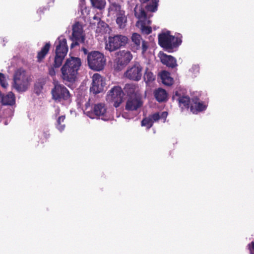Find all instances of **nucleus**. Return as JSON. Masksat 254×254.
Instances as JSON below:
<instances>
[{"label":"nucleus","instance_id":"2eb2a0df","mask_svg":"<svg viewBox=\"0 0 254 254\" xmlns=\"http://www.w3.org/2000/svg\"><path fill=\"white\" fill-rule=\"evenodd\" d=\"M132 56L130 52L127 50H121L116 53V61L118 64L126 66L132 60Z\"/></svg>","mask_w":254,"mask_h":254},{"label":"nucleus","instance_id":"2f4dec72","mask_svg":"<svg viewBox=\"0 0 254 254\" xmlns=\"http://www.w3.org/2000/svg\"><path fill=\"white\" fill-rule=\"evenodd\" d=\"M153 124V121H152L149 117L148 118L144 119L141 122L142 126L146 127L147 128H150Z\"/></svg>","mask_w":254,"mask_h":254},{"label":"nucleus","instance_id":"f704fd0d","mask_svg":"<svg viewBox=\"0 0 254 254\" xmlns=\"http://www.w3.org/2000/svg\"><path fill=\"white\" fill-rule=\"evenodd\" d=\"M141 43V48L142 50V54L144 55L148 49L147 43L145 41H142Z\"/></svg>","mask_w":254,"mask_h":254},{"label":"nucleus","instance_id":"7ed1b4c3","mask_svg":"<svg viewBox=\"0 0 254 254\" xmlns=\"http://www.w3.org/2000/svg\"><path fill=\"white\" fill-rule=\"evenodd\" d=\"M30 81L29 75L25 70L20 68L14 73L12 86L18 92H25L29 86Z\"/></svg>","mask_w":254,"mask_h":254},{"label":"nucleus","instance_id":"a878e982","mask_svg":"<svg viewBox=\"0 0 254 254\" xmlns=\"http://www.w3.org/2000/svg\"><path fill=\"white\" fill-rule=\"evenodd\" d=\"M168 115L167 112H163L160 114L159 113H154L149 116L151 120L154 122L158 121L159 120H163V122L164 123Z\"/></svg>","mask_w":254,"mask_h":254},{"label":"nucleus","instance_id":"dca6fc26","mask_svg":"<svg viewBox=\"0 0 254 254\" xmlns=\"http://www.w3.org/2000/svg\"><path fill=\"white\" fill-rule=\"evenodd\" d=\"M142 101L139 95L129 97L126 105V109L129 111L137 110L142 105Z\"/></svg>","mask_w":254,"mask_h":254},{"label":"nucleus","instance_id":"c756f323","mask_svg":"<svg viewBox=\"0 0 254 254\" xmlns=\"http://www.w3.org/2000/svg\"><path fill=\"white\" fill-rule=\"evenodd\" d=\"M131 40L137 47V48H140V43L143 40L139 34L136 33H133L131 36Z\"/></svg>","mask_w":254,"mask_h":254},{"label":"nucleus","instance_id":"4c0bfd02","mask_svg":"<svg viewBox=\"0 0 254 254\" xmlns=\"http://www.w3.org/2000/svg\"><path fill=\"white\" fill-rule=\"evenodd\" d=\"M60 113V109L59 108H57L56 110H55V114L56 115H59Z\"/></svg>","mask_w":254,"mask_h":254},{"label":"nucleus","instance_id":"0eeeda50","mask_svg":"<svg viewBox=\"0 0 254 254\" xmlns=\"http://www.w3.org/2000/svg\"><path fill=\"white\" fill-rule=\"evenodd\" d=\"M87 61L89 67L97 71L103 69L106 64L104 56L98 51L90 53L87 56Z\"/></svg>","mask_w":254,"mask_h":254},{"label":"nucleus","instance_id":"473e14b6","mask_svg":"<svg viewBox=\"0 0 254 254\" xmlns=\"http://www.w3.org/2000/svg\"><path fill=\"white\" fill-rule=\"evenodd\" d=\"M0 84L3 88H6L8 86L6 77L4 75L0 73Z\"/></svg>","mask_w":254,"mask_h":254},{"label":"nucleus","instance_id":"e433bc0d","mask_svg":"<svg viewBox=\"0 0 254 254\" xmlns=\"http://www.w3.org/2000/svg\"><path fill=\"white\" fill-rule=\"evenodd\" d=\"M41 88L42 87L40 85H39V86L38 87V85H35V91L37 94H38L40 92Z\"/></svg>","mask_w":254,"mask_h":254},{"label":"nucleus","instance_id":"bb28decb","mask_svg":"<svg viewBox=\"0 0 254 254\" xmlns=\"http://www.w3.org/2000/svg\"><path fill=\"white\" fill-rule=\"evenodd\" d=\"M12 115V113L9 109L4 111L2 115L0 112V117L3 119V120H1L0 122H2L5 125H7L8 122H10Z\"/></svg>","mask_w":254,"mask_h":254},{"label":"nucleus","instance_id":"4468645a","mask_svg":"<svg viewBox=\"0 0 254 254\" xmlns=\"http://www.w3.org/2000/svg\"><path fill=\"white\" fill-rule=\"evenodd\" d=\"M90 23L92 28L95 29V32L97 36L102 35L108 31V25L104 21H101L100 18L97 16L93 17V20Z\"/></svg>","mask_w":254,"mask_h":254},{"label":"nucleus","instance_id":"7c9ffc66","mask_svg":"<svg viewBox=\"0 0 254 254\" xmlns=\"http://www.w3.org/2000/svg\"><path fill=\"white\" fill-rule=\"evenodd\" d=\"M65 120L64 116H60L57 121L56 127L60 131H62L64 129L65 125L64 124H62L64 122Z\"/></svg>","mask_w":254,"mask_h":254},{"label":"nucleus","instance_id":"a211bd4d","mask_svg":"<svg viewBox=\"0 0 254 254\" xmlns=\"http://www.w3.org/2000/svg\"><path fill=\"white\" fill-rule=\"evenodd\" d=\"M158 56L163 64L171 67H174L177 65L176 60L173 57L161 52Z\"/></svg>","mask_w":254,"mask_h":254},{"label":"nucleus","instance_id":"b1692460","mask_svg":"<svg viewBox=\"0 0 254 254\" xmlns=\"http://www.w3.org/2000/svg\"><path fill=\"white\" fill-rule=\"evenodd\" d=\"M125 90L129 97H134L135 95H139L137 93L138 87L134 84H126Z\"/></svg>","mask_w":254,"mask_h":254},{"label":"nucleus","instance_id":"9b49d317","mask_svg":"<svg viewBox=\"0 0 254 254\" xmlns=\"http://www.w3.org/2000/svg\"><path fill=\"white\" fill-rule=\"evenodd\" d=\"M71 40L72 43L71 44V48L84 42V34L83 27L79 22H76L72 26Z\"/></svg>","mask_w":254,"mask_h":254},{"label":"nucleus","instance_id":"ea45409f","mask_svg":"<svg viewBox=\"0 0 254 254\" xmlns=\"http://www.w3.org/2000/svg\"><path fill=\"white\" fill-rule=\"evenodd\" d=\"M49 136V134H46V137H48Z\"/></svg>","mask_w":254,"mask_h":254},{"label":"nucleus","instance_id":"39448f33","mask_svg":"<svg viewBox=\"0 0 254 254\" xmlns=\"http://www.w3.org/2000/svg\"><path fill=\"white\" fill-rule=\"evenodd\" d=\"M53 84L54 87L51 90L52 99L58 102L64 101L69 102L71 95L68 89L56 80H54Z\"/></svg>","mask_w":254,"mask_h":254},{"label":"nucleus","instance_id":"6ab92c4d","mask_svg":"<svg viewBox=\"0 0 254 254\" xmlns=\"http://www.w3.org/2000/svg\"><path fill=\"white\" fill-rule=\"evenodd\" d=\"M206 108V105L202 102L199 101L198 98H195L192 99L190 110L193 114H197L198 112L203 111Z\"/></svg>","mask_w":254,"mask_h":254},{"label":"nucleus","instance_id":"c85d7f7f","mask_svg":"<svg viewBox=\"0 0 254 254\" xmlns=\"http://www.w3.org/2000/svg\"><path fill=\"white\" fill-rule=\"evenodd\" d=\"M50 47V43H47L43 48L41 49V50L38 52L37 55V58L39 62H40L44 58L45 56L48 53L49 51Z\"/></svg>","mask_w":254,"mask_h":254},{"label":"nucleus","instance_id":"20e7f679","mask_svg":"<svg viewBox=\"0 0 254 254\" xmlns=\"http://www.w3.org/2000/svg\"><path fill=\"white\" fill-rule=\"evenodd\" d=\"M134 11L135 17L138 19L136 26L140 29L143 34H149L150 33L152 29L149 25L151 24V21L148 19L144 10L142 8L136 5Z\"/></svg>","mask_w":254,"mask_h":254},{"label":"nucleus","instance_id":"4be33fe9","mask_svg":"<svg viewBox=\"0 0 254 254\" xmlns=\"http://www.w3.org/2000/svg\"><path fill=\"white\" fill-rule=\"evenodd\" d=\"M152 68V64L148 63L147 66L145 67V71L144 75V79L146 82H151L155 79V76L151 71Z\"/></svg>","mask_w":254,"mask_h":254},{"label":"nucleus","instance_id":"cd10ccee","mask_svg":"<svg viewBox=\"0 0 254 254\" xmlns=\"http://www.w3.org/2000/svg\"><path fill=\"white\" fill-rule=\"evenodd\" d=\"M92 6L99 10L104 9L106 4L105 0H90Z\"/></svg>","mask_w":254,"mask_h":254},{"label":"nucleus","instance_id":"1a4fd4ad","mask_svg":"<svg viewBox=\"0 0 254 254\" xmlns=\"http://www.w3.org/2000/svg\"><path fill=\"white\" fill-rule=\"evenodd\" d=\"M124 92L120 86H114L108 92L106 100L113 103L115 107H119L123 101Z\"/></svg>","mask_w":254,"mask_h":254},{"label":"nucleus","instance_id":"f03ea898","mask_svg":"<svg viewBox=\"0 0 254 254\" xmlns=\"http://www.w3.org/2000/svg\"><path fill=\"white\" fill-rule=\"evenodd\" d=\"M55 45L56 48L54 62L53 65L51 66L49 68V74L51 76H54L56 75L57 70L55 68H59L61 66L68 51L66 40L64 36L59 37L56 41Z\"/></svg>","mask_w":254,"mask_h":254},{"label":"nucleus","instance_id":"412c9836","mask_svg":"<svg viewBox=\"0 0 254 254\" xmlns=\"http://www.w3.org/2000/svg\"><path fill=\"white\" fill-rule=\"evenodd\" d=\"M154 94L155 98L159 102L166 101L167 99V93L166 91L162 88H159L155 90Z\"/></svg>","mask_w":254,"mask_h":254},{"label":"nucleus","instance_id":"f3484780","mask_svg":"<svg viewBox=\"0 0 254 254\" xmlns=\"http://www.w3.org/2000/svg\"><path fill=\"white\" fill-rule=\"evenodd\" d=\"M124 12H125V11L119 3L113 0L110 1L108 13L109 16L116 17Z\"/></svg>","mask_w":254,"mask_h":254},{"label":"nucleus","instance_id":"aec40b11","mask_svg":"<svg viewBox=\"0 0 254 254\" xmlns=\"http://www.w3.org/2000/svg\"><path fill=\"white\" fill-rule=\"evenodd\" d=\"M173 100H176L178 101L180 106L183 108L184 107L188 108L190 103V99L187 96H181L179 91L175 92V95L173 96Z\"/></svg>","mask_w":254,"mask_h":254},{"label":"nucleus","instance_id":"9d476101","mask_svg":"<svg viewBox=\"0 0 254 254\" xmlns=\"http://www.w3.org/2000/svg\"><path fill=\"white\" fill-rule=\"evenodd\" d=\"M86 114L91 119L98 118L104 121H107L109 119L106 108L102 103L95 105L93 111H87Z\"/></svg>","mask_w":254,"mask_h":254},{"label":"nucleus","instance_id":"f257e3e1","mask_svg":"<svg viewBox=\"0 0 254 254\" xmlns=\"http://www.w3.org/2000/svg\"><path fill=\"white\" fill-rule=\"evenodd\" d=\"M81 65V62L79 58L70 57L65 60L61 68V78L65 84L75 81Z\"/></svg>","mask_w":254,"mask_h":254},{"label":"nucleus","instance_id":"6e6552de","mask_svg":"<svg viewBox=\"0 0 254 254\" xmlns=\"http://www.w3.org/2000/svg\"><path fill=\"white\" fill-rule=\"evenodd\" d=\"M128 38L122 35L109 36L106 42L105 48L110 52H113L125 46L127 42Z\"/></svg>","mask_w":254,"mask_h":254},{"label":"nucleus","instance_id":"72a5a7b5","mask_svg":"<svg viewBox=\"0 0 254 254\" xmlns=\"http://www.w3.org/2000/svg\"><path fill=\"white\" fill-rule=\"evenodd\" d=\"M199 67L198 65H193L190 69V71L192 73L194 76L199 73Z\"/></svg>","mask_w":254,"mask_h":254},{"label":"nucleus","instance_id":"393cba45","mask_svg":"<svg viewBox=\"0 0 254 254\" xmlns=\"http://www.w3.org/2000/svg\"><path fill=\"white\" fill-rule=\"evenodd\" d=\"M116 23L118 25V27L120 29H124L127 23V17L126 15V12L116 16Z\"/></svg>","mask_w":254,"mask_h":254},{"label":"nucleus","instance_id":"5701e85b","mask_svg":"<svg viewBox=\"0 0 254 254\" xmlns=\"http://www.w3.org/2000/svg\"><path fill=\"white\" fill-rule=\"evenodd\" d=\"M160 76L164 84L170 86L173 84V79L170 76V73L168 72L163 71L160 73Z\"/></svg>","mask_w":254,"mask_h":254},{"label":"nucleus","instance_id":"58836bf2","mask_svg":"<svg viewBox=\"0 0 254 254\" xmlns=\"http://www.w3.org/2000/svg\"><path fill=\"white\" fill-rule=\"evenodd\" d=\"M83 51H84L85 54H86L87 53V50L86 49L83 48Z\"/></svg>","mask_w":254,"mask_h":254},{"label":"nucleus","instance_id":"f8f14e48","mask_svg":"<svg viewBox=\"0 0 254 254\" xmlns=\"http://www.w3.org/2000/svg\"><path fill=\"white\" fill-rule=\"evenodd\" d=\"M142 71V66L138 63H136L127 68L124 76L130 80L138 81L141 78Z\"/></svg>","mask_w":254,"mask_h":254},{"label":"nucleus","instance_id":"423d86ee","mask_svg":"<svg viewBox=\"0 0 254 254\" xmlns=\"http://www.w3.org/2000/svg\"><path fill=\"white\" fill-rule=\"evenodd\" d=\"M158 41L160 45L168 50L178 46L182 42L180 38L171 35L169 31L159 34Z\"/></svg>","mask_w":254,"mask_h":254},{"label":"nucleus","instance_id":"ddd939ff","mask_svg":"<svg viewBox=\"0 0 254 254\" xmlns=\"http://www.w3.org/2000/svg\"><path fill=\"white\" fill-rule=\"evenodd\" d=\"M105 85V79L98 73H95L92 77V85L90 91L93 94L102 92Z\"/></svg>","mask_w":254,"mask_h":254},{"label":"nucleus","instance_id":"c9c22d12","mask_svg":"<svg viewBox=\"0 0 254 254\" xmlns=\"http://www.w3.org/2000/svg\"><path fill=\"white\" fill-rule=\"evenodd\" d=\"M248 248L250 251V254H254V242H252L248 245Z\"/></svg>","mask_w":254,"mask_h":254}]
</instances>
